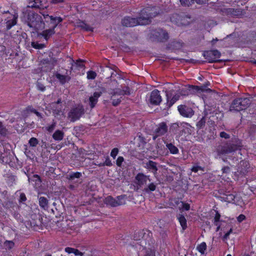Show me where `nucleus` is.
Listing matches in <instances>:
<instances>
[{"instance_id":"obj_1","label":"nucleus","mask_w":256,"mask_h":256,"mask_svg":"<svg viewBox=\"0 0 256 256\" xmlns=\"http://www.w3.org/2000/svg\"><path fill=\"white\" fill-rule=\"evenodd\" d=\"M21 20L24 24H27L32 30L37 31L44 28L45 24L42 17L35 12L30 11L23 12Z\"/></svg>"},{"instance_id":"obj_2","label":"nucleus","mask_w":256,"mask_h":256,"mask_svg":"<svg viewBox=\"0 0 256 256\" xmlns=\"http://www.w3.org/2000/svg\"><path fill=\"white\" fill-rule=\"evenodd\" d=\"M252 102L250 97H240L235 98L232 102L229 111L230 112H238L246 109Z\"/></svg>"},{"instance_id":"obj_3","label":"nucleus","mask_w":256,"mask_h":256,"mask_svg":"<svg viewBox=\"0 0 256 256\" xmlns=\"http://www.w3.org/2000/svg\"><path fill=\"white\" fill-rule=\"evenodd\" d=\"M158 13L154 10V8H146L141 10L140 16L138 19V25L148 24L152 22V19L156 17Z\"/></svg>"},{"instance_id":"obj_4","label":"nucleus","mask_w":256,"mask_h":256,"mask_svg":"<svg viewBox=\"0 0 256 256\" xmlns=\"http://www.w3.org/2000/svg\"><path fill=\"white\" fill-rule=\"evenodd\" d=\"M240 146L238 144L227 142L222 145L218 146L216 149V152L218 155H226L236 151Z\"/></svg>"},{"instance_id":"obj_5","label":"nucleus","mask_w":256,"mask_h":256,"mask_svg":"<svg viewBox=\"0 0 256 256\" xmlns=\"http://www.w3.org/2000/svg\"><path fill=\"white\" fill-rule=\"evenodd\" d=\"M170 20L178 26H186L190 24L191 17L184 12L176 13L172 14Z\"/></svg>"},{"instance_id":"obj_6","label":"nucleus","mask_w":256,"mask_h":256,"mask_svg":"<svg viewBox=\"0 0 256 256\" xmlns=\"http://www.w3.org/2000/svg\"><path fill=\"white\" fill-rule=\"evenodd\" d=\"M150 38L154 41L164 42L166 41L168 38V33L162 28H157L151 31Z\"/></svg>"},{"instance_id":"obj_7","label":"nucleus","mask_w":256,"mask_h":256,"mask_svg":"<svg viewBox=\"0 0 256 256\" xmlns=\"http://www.w3.org/2000/svg\"><path fill=\"white\" fill-rule=\"evenodd\" d=\"M126 196L120 195L116 197V199H115L111 196H108L105 198L104 200V203L107 206H110L112 207H116L119 206H121L125 204V198Z\"/></svg>"},{"instance_id":"obj_8","label":"nucleus","mask_w":256,"mask_h":256,"mask_svg":"<svg viewBox=\"0 0 256 256\" xmlns=\"http://www.w3.org/2000/svg\"><path fill=\"white\" fill-rule=\"evenodd\" d=\"M84 114V110L82 106L72 108L68 113V118L71 122H74L79 120Z\"/></svg>"},{"instance_id":"obj_9","label":"nucleus","mask_w":256,"mask_h":256,"mask_svg":"<svg viewBox=\"0 0 256 256\" xmlns=\"http://www.w3.org/2000/svg\"><path fill=\"white\" fill-rule=\"evenodd\" d=\"M203 56L208 60V62L212 63L218 62L216 59L220 58L221 54L219 51L216 50L204 52Z\"/></svg>"},{"instance_id":"obj_10","label":"nucleus","mask_w":256,"mask_h":256,"mask_svg":"<svg viewBox=\"0 0 256 256\" xmlns=\"http://www.w3.org/2000/svg\"><path fill=\"white\" fill-rule=\"evenodd\" d=\"M178 110L180 114L185 118H190L194 114V111L192 108L186 104L178 106Z\"/></svg>"},{"instance_id":"obj_11","label":"nucleus","mask_w":256,"mask_h":256,"mask_svg":"<svg viewBox=\"0 0 256 256\" xmlns=\"http://www.w3.org/2000/svg\"><path fill=\"white\" fill-rule=\"evenodd\" d=\"M162 100V97L160 95V92L156 89L150 92L148 102L152 105H159Z\"/></svg>"},{"instance_id":"obj_12","label":"nucleus","mask_w":256,"mask_h":256,"mask_svg":"<svg viewBox=\"0 0 256 256\" xmlns=\"http://www.w3.org/2000/svg\"><path fill=\"white\" fill-rule=\"evenodd\" d=\"M168 130V127L166 122L160 123L155 130L153 135V140H155L158 136L164 135Z\"/></svg>"},{"instance_id":"obj_13","label":"nucleus","mask_w":256,"mask_h":256,"mask_svg":"<svg viewBox=\"0 0 256 256\" xmlns=\"http://www.w3.org/2000/svg\"><path fill=\"white\" fill-rule=\"evenodd\" d=\"M135 182L140 188H142L146 184L147 181L150 182L149 176L144 174L143 173H138L135 177Z\"/></svg>"},{"instance_id":"obj_14","label":"nucleus","mask_w":256,"mask_h":256,"mask_svg":"<svg viewBox=\"0 0 256 256\" xmlns=\"http://www.w3.org/2000/svg\"><path fill=\"white\" fill-rule=\"evenodd\" d=\"M216 11L222 16H230V8L225 7L224 3H218L214 6Z\"/></svg>"},{"instance_id":"obj_15","label":"nucleus","mask_w":256,"mask_h":256,"mask_svg":"<svg viewBox=\"0 0 256 256\" xmlns=\"http://www.w3.org/2000/svg\"><path fill=\"white\" fill-rule=\"evenodd\" d=\"M122 24L126 27H132L138 25V19L130 16H126L122 20Z\"/></svg>"},{"instance_id":"obj_16","label":"nucleus","mask_w":256,"mask_h":256,"mask_svg":"<svg viewBox=\"0 0 256 256\" xmlns=\"http://www.w3.org/2000/svg\"><path fill=\"white\" fill-rule=\"evenodd\" d=\"M250 170V164L248 162L242 160L238 169V172L240 174L244 175Z\"/></svg>"},{"instance_id":"obj_17","label":"nucleus","mask_w":256,"mask_h":256,"mask_svg":"<svg viewBox=\"0 0 256 256\" xmlns=\"http://www.w3.org/2000/svg\"><path fill=\"white\" fill-rule=\"evenodd\" d=\"M44 18H49L50 22L53 24L52 28L54 29L57 26L58 24L62 21V18L60 16L54 17L52 16H49L48 14H43Z\"/></svg>"},{"instance_id":"obj_18","label":"nucleus","mask_w":256,"mask_h":256,"mask_svg":"<svg viewBox=\"0 0 256 256\" xmlns=\"http://www.w3.org/2000/svg\"><path fill=\"white\" fill-rule=\"evenodd\" d=\"M166 96L167 102L164 110L169 109L176 101L172 98V90L166 91Z\"/></svg>"},{"instance_id":"obj_19","label":"nucleus","mask_w":256,"mask_h":256,"mask_svg":"<svg viewBox=\"0 0 256 256\" xmlns=\"http://www.w3.org/2000/svg\"><path fill=\"white\" fill-rule=\"evenodd\" d=\"M28 5L27 8L40 9L42 6V1L41 0H27Z\"/></svg>"},{"instance_id":"obj_20","label":"nucleus","mask_w":256,"mask_h":256,"mask_svg":"<svg viewBox=\"0 0 256 256\" xmlns=\"http://www.w3.org/2000/svg\"><path fill=\"white\" fill-rule=\"evenodd\" d=\"M101 92H96L94 93L93 96L89 98L90 105L92 108H94L98 102V98L102 95Z\"/></svg>"},{"instance_id":"obj_21","label":"nucleus","mask_w":256,"mask_h":256,"mask_svg":"<svg viewBox=\"0 0 256 256\" xmlns=\"http://www.w3.org/2000/svg\"><path fill=\"white\" fill-rule=\"evenodd\" d=\"M157 166L158 163L150 160L146 164L145 168L150 170L153 174H156L158 170Z\"/></svg>"},{"instance_id":"obj_22","label":"nucleus","mask_w":256,"mask_h":256,"mask_svg":"<svg viewBox=\"0 0 256 256\" xmlns=\"http://www.w3.org/2000/svg\"><path fill=\"white\" fill-rule=\"evenodd\" d=\"M157 185L156 183L150 182L142 189V192L144 194H150L152 192L156 190Z\"/></svg>"},{"instance_id":"obj_23","label":"nucleus","mask_w":256,"mask_h":256,"mask_svg":"<svg viewBox=\"0 0 256 256\" xmlns=\"http://www.w3.org/2000/svg\"><path fill=\"white\" fill-rule=\"evenodd\" d=\"M193 86L188 85V88H182L180 90V94L182 96H187L190 94H194V90L192 88Z\"/></svg>"},{"instance_id":"obj_24","label":"nucleus","mask_w":256,"mask_h":256,"mask_svg":"<svg viewBox=\"0 0 256 256\" xmlns=\"http://www.w3.org/2000/svg\"><path fill=\"white\" fill-rule=\"evenodd\" d=\"M244 14V10L241 8H230V16L240 17Z\"/></svg>"},{"instance_id":"obj_25","label":"nucleus","mask_w":256,"mask_h":256,"mask_svg":"<svg viewBox=\"0 0 256 256\" xmlns=\"http://www.w3.org/2000/svg\"><path fill=\"white\" fill-rule=\"evenodd\" d=\"M192 88L194 90V94L198 92H208L211 91L210 88H206V85L205 84H203L201 86H193Z\"/></svg>"},{"instance_id":"obj_26","label":"nucleus","mask_w":256,"mask_h":256,"mask_svg":"<svg viewBox=\"0 0 256 256\" xmlns=\"http://www.w3.org/2000/svg\"><path fill=\"white\" fill-rule=\"evenodd\" d=\"M55 32L54 28H49L48 30H44L40 34L46 40H48L53 34Z\"/></svg>"},{"instance_id":"obj_27","label":"nucleus","mask_w":256,"mask_h":256,"mask_svg":"<svg viewBox=\"0 0 256 256\" xmlns=\"http://www.w3.org/2000/svg\"><path fill=\"white\" fill-rule=\"evenodd\" d=\"M64 132L60 130H56L52 134V138L55 140L60 141L62 140L64 136Z\"/></svg>"},{"instance_id":"obj_28","label":"nucleus","mask_w":256,"mask_h":256,"mask_svg":"<svg viewBox=\"0 0 256 256\" xmlns=\"http://www.w3.org/2000/svg\"><path fill=\"white\" fill-rule=\"evenodd\" d=\"M77 26L87 32H92L93 30V28L92 27L82 21H80L77 22Z\"/></svg>"},{"instance_id":"obj_29","label":"nucleus","mask_w":256,"mask_h":256,"mask_svg":"<svg viewBox=\"0 0 256 256\" xmlns=\"http://www.w3.org/2000/svg\"><path fill=\"white\" fill-rule=\"evenodd\" d=\"M48 200L44 196H40L39 198L40 206L44 210L48 208Z\"/></svg>"},{"instance_id":"obj_30","label":"nucleus","mask_w":256,"mask_h":256,"mask_svg":"<svg viewBox=\"0 0 256 256\" xmlns=\"http://www.w3.org/2000/svg\"><path fill=\"white\" fill-rule=\"evenodd\" d=\"M56 77L58 78L62 84H65L67 81L69 80L70 78L67 76L62 75L59 73L56 74Z\"/></svg>"},{"instance_id":"obj_31","label":"nucleus","mask_w":256,"mask_h":256,"mask_svg":"<svg viewBox=\"0 0 256 256\" xmlns=\"http://www.w3.org/2000/svg\"><path fill=\"white\" fill-rule=\"evenodd\" d=\"M65 252L68 254L73 253L75 256H82L83 254L78 249L67 247L65 248Z\"/></svg>"},{"instance_id":"obj_32","label":"nucleus","mask_w":256,"mask_h":256,"mask_svg":"<svg viewBox=\"0 0 256 256\" xmlns=\"http://www.w3.org/2000/svg\"><path fill=\"white\" fill-rule=\"evenodd\" d=\"M178 218L182 229L184 230H186L187 228V223L186 220L184 216L182 214H179L178 216Z\"/></svg>"},{"instance_id":"obj_33","label":"nucleus","mask_w":256,"mask_h":256,"mask_svg":"<svg viewBox=\"0 0 256 256\" xmlns=\"http://www.w3.org/2000/svg\"><path fill=\"white\" fill-rule=\"evenodd\" d=\"M180 128H182V132L184 133L190 134L191 130L190 128V124L186 122H182L180 124Z\"/></svg>"},{"instance_id":"obj_34","label":"nucleus","mask_w":256,"mask_h":256,"mask_svg":"<svg viewBox=\"0 0 256 256\" xmlns=\"http://www.w3.org/2000/svg\"><path fill=\"white\" fill-rule=\"evenodd\" d=\"M166 146L172 154H177L178 152V148L172 143L166 144Z\"/></svg>"},{"instance_id":"obj_35","label":"nucleus","mask_w":256,"mask_h":256,"mask_svg":"<svg viewBox=\"0 0 256 256\" xmlns=\"http://www.w3.org/2000/svg\"><path fill=\"white\" fill-rule=\"evenodd\" d=\"M136 140L138 142V147L143 148L146 143V138L141 135L138 136Z\"/></svg>"},{"instance_id":"obj_36","label":"nucleus","mask_w":256,"mask_h":256,"mask_svg":"<svg viewBox=\"0 0 256 256\" xmlns=\"http://www.w3.org/2000/svg\"><path fill=\"white\" fill-rule=\"evenodd\" d=\"M97 163L98 164H96L98 166H112V163L111 162V160H110V159L108 156H107L106 158V160H105L104 162L98 163V162H97Z\"/></svg>"},{"instance_id":"obj_37","label":"nucleus","mask_w":256,"mask_h":256,"mask_svg":"<svg viewBox=\"0 0 256 256\" xmlns=\"http://www.w3.org/2000/svg\"><path fill=\"white\" fill-rule=\"evenodd\" d=\"M206 119L203 116L196 124L197 128L199 130L203 128L206 125Z\"/></svg>"},{"instance_id":"obj_38","label":"nucleus","mask_w":256,"mask_h":256,"mask_svg":"<svg viewBox=\"0 0 256 256\" xmlns=\"http://www.w3.org/2000/svg\"><path fill=\"white\" fill-rule=\"evenodd\" d=\"M28 177V181L30 180L35 182L36 184H40L42 182L41 178L40 176L38 174H34L32 178Z\"/></svg>"},{"instance_id":"obj_39","label":"nucleus","mask_w":256,"mask_h":256,"mask_svg":"<svg viewBox=\"0 0 256 256\" xmlns=\"http://www.w3.org/2000/svg\"><path fill=\"white\" fill-rule=\"evenodd\" d=\"M206 248V242H202L197 246L198 250L202 254H204Z\"/></svg>"},{"instance_id":"obj_40","label":"nucleus","mask_w":256,"mask_h":256,"mask_svg":"<svg viewBox=\"0 0 256 256\" xmlns=\"http://www.w3.org/2000/svg\"><path fill=\"white\" fill-rule=\"evenodd\" d=\"M56 122L54 120H52V124L46 127V130L50 133L52 132L56 128Z\"/></svg>"},{"instance_id":"obj_41","label":"nucleus","mask_w":256,"mask_h":256,"mask_svg":"<svg viewBox=\"0 0 256 256\" xmlns=\"http://www.w3.org/2000/svg\"><path fill=\"white\" fill-rule=\"evenodd\" d=\"M83 62H84V61L80 59L77 60L76 62H74L73 60H72L71 64L72 66L74 65V64L77 67L82 68L84 66V64H83Z\"/></svg>"},{"instance_id":"obj_42","label":"nucleus","mask_w":256,"mask_h":256,"mask_svg":"<svg viewBox=\"0 0 256 256\" xmlns=\"http://www.w3.org/2000/svg\"><path fill=\"white\" fill-rule=\"evenodd\" d=\"M181 4L184 6H189L194 4V0H180Z\"/></svg>"},{"instance_id":"obj_43","label":"nucleus","mask_w":256,"mask_h":256,"mask_svg":"<svg viewBox=\"0 0 256 256\" xmlns=\"http://www.w3.org/2000/svg\"><path fill=\"white\" fill-rule=\"evenodd\" d=\"M16 24V20L15 19H12L8 20L6 22V28L7 30H8L12 28V27Z\"/></svg>"},{"instance_id":"obj_44","label":"nucleus","mask_w":256,"mask_h":256,"mask_svg":"<svg viewBox=\"0 0 256 256\" xmlns=\"http://www.w3.org/2000/svg\"><path fill=\"white\" fill-rule=\"evenodd\" d=\"M235 196L233 194H228L226 196V197L224 198L225 201L228 202H234Z\"/></svg>"},{"instance_id":"obj_45","label":"nucleus","mask_w":256,"mask_h":256,"mask_svg":"<svg viewBox=\"0 0 256 256\" xmlns=\"http://www.w3.org/2000/svg\"><path fill=\"white\" fill-rule=\"evenodd\" d=\"M31 46L34 48L38 50L42 49L45 46V45L44 44H39L38 42H32Z\"/></svg>"},{"instance_id":"obj_46","label":"nucleus","mask_w":256,"mask_h":256,"mask_svg":"<svg viewBox=\"0 0 256 256\" xmlns=\"http://www.w3.org/2000/svg\"><path fill=\"white\" fill-rule=\"evenodd\" d=\"M70 180H73L75 178H80L82 176V174L80 172H72L68 175Z\"/></svg>"},{"instance_id":"obj_47","label":"nucleus","mask_w":256,"mask_h":256,"mask_svg":"<svg viewBox=\"0 0 256 256\" xmlns=\"http://www.w3.org/2000/svg\"><path fill=\"white\" fill-rule=\"evenodd\" d=\"M38 143V140L36 138H32L28 141V144L30 146L34 147L36 146V145Z\"/></svg>"},{"instance_id":"obj_48","label":"nucleus","mask_w":256,"mask_h":256,"mask_svg":"<svg viewBox=\"0 0 256 256\" xmlns=\"http://www.w3.org/2000/svg\"><path fill=\"white\" fill-rule=\"evenodd\" d=\"M96 74L95 72L90 70L87 72V78L88 80H94L96 78Z\"/></svg>"},{"instance_id":"obj_49","label":"nucleus","mask_w":256,"mask_h":256,"mask_svg":"<svg viewBox=\"0 0 256 256\" xmlns=\"http://www.w3.org/2000/svg\"><path fill=\"white\" fill-rule=\"evenodd\" d=\"M52 114L55 117L60 116L62 114L61 108H58L56 107L52 109Z\"/></svg>"},{"instance_id":"obj_50","label":"nucleus","mask_w":256,"mask_h":256,"mask_svg":"<svg viewBox=\"0 0 256 256\" xmlns=\"http://www.w3.org/2000/svg\"><path fill=\"white\" fill-rule=\"evenodd\" d=\"M122 92H123L122 91V89L121 90V89L118 88V89L113 90L112 92H110V94L112 96V97H114L116 95H120V96L123 95Z\"/></svg>"},{"instance_id":"obj_51","label":"nucleus","mask_w":256,"mask_h":256,"mask_svg":"<svg viewBox=\"0 0 256 256\" xmlns=\"http://www.w3.org/2000/svg\"><path fill=\"white\" fill-rule=\"evenodd\" d=\"M106 72L110 71V76H108V78H114V76H116L117 73L115 70H112V68H110V67H107L106 70Z\"/></svg>"},{"instance_id":"obj_52","label":"nucleus","mask_w":256,"mask_h":256,"mask_svg":"<svg viewBox=\"0 0 256 256\" xmlns=\"http://www.w3.org/2000/svg\"><path fill=\"white\" fill-rule=\"evenodd\" d=\"M7 134L6 129L4 127L2 122H0V135L6 136Z\"/></svg>"},{"instance_id":"obj_53","label":"nucleus","mask_w":256,"mask_h":256,"mask_svg":"<svg viewBox=\"0 0 256 256\" xmlns=\"http://www.w3.org/2000/svg\"><path fill=\"white\" fill-rule=\"evenodd\" d=\"M4 244L8 248L11 249L14 246V244L12 241L6 240Z\"/></svg>"},{"instance_id":"obj_54","label":"nucleus","mask_w":256,"mask_h":256,"mask_svg":"<svg viewBox=\"0 0 256 256\" xmlns=\"http://www.w3.org/2000/svg\"><path fill=\"white\" fill-rule=\"evenodd\" d=\"M118 152H119V150L116 148H113L112 151H111V152H110V156L114 158V159H115L116 158V156H117V154H118Z\"/></svg>"},{"instance_id":"obj_55","label":"nucleus","mask_w":256,"mask_h":256,"mask_svg":"<svg viewBox=\"0 0 256 256\" xmlns=\"http://www.w3.org/2000/svg\"><path fill=\"white\" fill-rule=\"evenodd\" d=\"M220 214L218 213V212H216L214 222V224L215 226H218V223L220 221Z\"/></svg>"},{"instance_id":"obj_56","label":"nucleus","mask_w":256,"mask_h":256,"mask_svg":"<svg viewBox=\"0 0 256 256\" xmlns=\"http://www.w3.org/2000/svg\"><path fill=\"white\" fill-rule=\"evenodd\" d=\"M36 86L38 89L40 91L43 92L46 90L45 86L38 81L36 82Z\"/></svg>"},{"instance_id":"obj_57","label":"nucleus","mask_w":256,"mask_h":256,"mask_svg":"<svg viewBox=\"0 0 256 256\" xmlns=\"http://www.w3.org/2000/svg\"><path fill=\"white\" fill-rule=\"evenodd\" d=\"M122 98V97H120V98L114 99V98H113L112 97V104L115 106H118L122 101L121 100Z\"/></svg>"},{"instance_id":"obj_58","label":"nucleus","mask_w":256,"mask_h":256,"mask_svg":"<svg viewBox=\"0 0 256 256\" xmlns=\"http://www.w3.org/2000/svg\"><path fill=\"white\" fill-rule=\"evenodd\" d=\"M180 126L178 123H174L172 124L170 129L172 131H176Z\"/></svg>"},{"instance_id":"obj_59","label":"nucleus","mask_w":256,"mask_h":256,"mask_svg":"<svg viewBox=\"0 0 256 256\" xmlns=\"http://www.w3.org/2000/svg\"><path fill=\"white\" fill-rule=\"evenodd\" d=\"M122 92H122L123 95H124V94L130 95V90L129 87H128V86L124 87L122 89Z\"/></svg>"},{"instance_id":"obj_60","label":"nucleus","mask_w":256,"mask_h":256,"mask_svg":"<svg viewBox=\"0 0 256 256\" xmlns=\"http://www.w3.org/2000/svg\"><path fill=\"white\" fill-rule=\"evenodd\" d=\"M124 161V158L122 156H118L116 160V165L118 166H121Z\"/></svg>"},{"instance_id":"obj_61","label":"nucleus","mask_w":256,"mask_h":256,"mask_svg":"<svg viewBox=\"0 0 256 256\" xmlns=\"http://www.w3.org/2000/svg\"><path fill=\"white\" fill-rule=\"evenodd\" d=\"M192 171L194 172H196L198 171V170H202V171L204 170V168L200 166H194L192 169H191Z\"/></svg>"},{"instance_id":"obj_62","label":"nucleus","mask_w":256,"mask_h":256,"mask_svg":"<svg viewBox=\"0 0 256 256\" xmlns=\"http://www.w3.org/2000/svg\"><path fill=\"white\" fill-rule=\"evenodd\" d=\"M26 200V198L24 193H21L20 196L19 202H24Z\"/></svg>"},{"instance_id":"obj_63","label":"nucleus","mask_w":256,"mask_h":256,"mask_svg":"<svg viewBox=\"0 0 256 256\" xmlns=\"http://www.w3.org/2000/svg\"><path fill=\"white\" fill-rule=\"evenodd\" d=\"M220 136L222 138H224L225 139H228L230 138V134L224 132H220Z\"/></svg>"},{"instance_id":"obj_64","label":"nucleus","mask_w":256,"mask_h":256,"mask_svg":"<svg viewBox=\"0 0 256 256\" xmlns=\"http://www.w3.org/2000/svg\"><path fill=\"white\" fill-rule=\"evenodd\" d=\"M145 256H156L155 252L151 250H148L146 252Z\"/></svg>"}]
</instances>
